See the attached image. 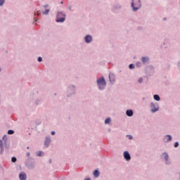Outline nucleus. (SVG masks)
<instances>
[{"mask_svg":"<svg viewBox=\"0 0 180 180\" xmlns=\"http://www.w3.org/2000/svg\"><path fill=\"white\" fill-rule=\"evenodd\" d=\"M60 4H63V1H61V2H60Z\"/></svg>","mask_w":180,"mask_h":180,"instance_id":"obj_36","label":"nucleus"},{"mask_svg":"<svg viewBox=\"0 0 180 180\" xmlns=\"http://www.w3.org/2000/svg\"><path fill=\"white\" fill-rule=\"evenodd\" d=\"M179 146V143L178 142H176V143H174V147H175V148L178 147Z\"/></svg>","mask_w":180,"mask_h":180,"instance_id":"obj_28","label":"nucleus"},{"mask_svg":"<svg viewBox=\"0 0 180 180\" xmlns=\"http://www.w3.org/2000/svg\"><path fill=\"white\" fill-rule=\"evenodd\" d=\"M124 158H125L127 161H130V160H131V157L128 151L124 152Z\"/></svg>","mask_w":180,"mask_h":180,"instance_id":"obj_5","label":"nucleus"},{"mask_svg":"<svg viewBox=\"0 0 180 180\" xmlns=\"http://www.w3.org/2000/svg\"><path fill=\"white\" fill-rule=\"evenodd\" d=\"M49 12H50V9H46L44 12H43V15H49Z\"/></svg>","mask_w":180,"mask_h":180,"instance_id":"obj_19","label":"nucleus"},{"mask_svg":"<svg viewBox=\"0 0 180 180\" xmlns=\"http://www.w3.org/2000/svg\"><path fill=\"white\" fill-rule=\"evenodd\" d=\"M65 20V14L63 12H58L56 15V22H62Z\"/></svg>","mask_w":180,"mask_h":180,"instance_id":"obj_2","label":"nucleus"},{"mask_svg":"<svg viewBox=\"0 0 180 180\" xmlns=\"http://www.w3.org/2000/svg\"><path fill=\"white\" fill-rule=\"evenodd\" d=\"M141 7V1L140 0H138L136 4H134V0H132L131 2V8H133V11L136 12L138 9H140Z\"/></svg>","mask_w":180,"mask_h":180,"instance_id":"obj_3","label":"nucleus"},{"mask_svg":"<svg viewBox=\"0 0 180 180\" xmlns=\"http://www.w3.org/2000/svg\"><path fill=\"white\" fill-rule=\"evenodd\" d=\"M162 157H163L166 161V164H168V158H169V156H168V153H165L162 155Z\"/></svg>","mask_w":180,"mask_h":180,"instance_id":"obj_10","label":"nucleus"},{"mask_svg":"<svg viewBox=\"0 0 180 180\" xmlns=\"http://www.w3.org/2000/svg\"><path fill=\"white\" fill-rule=\"evenodd\" d=\"M27 149L29 150V147H27Z\"/></svg>","mask_w":180,"mask_h":180,"instance_id":"obj_38","label":"nucleus"},{"mask_svg":"<svg viewBox=\"0 0 180 180\" xmlns=\"http://www.w3.org/2000/svg\"><path fill=\"white\" fill-rule=\"evenodd\" d=\"M4 4H5V0H0V6H3Z\"/></svg>","mask_w":180,"mask_h":180,"instance_id":"obj_20","label":"nucleus"},{"mask_svg":"<svg viewBox=\"0 0 180 180\" xmlns=\"http://www.w3.org/2000/svg\"><path fill=\"white\" fill-rule=\"evenodd\" d=\"M129 140H131V139H133V136H129Z\"/></svg>","mask_w":180,"mask_h":180,"instance_id":"obj_32","label":"nucleus"},{"mask_svg":"<svg viewBox=\"0 0 180 180\" xmlns=\"http://www.w3.org/2000/svg\"><path fill=\"white\" fill-rule=\"evenodd\" d=\"M0 148H1V154L4 152V147L2 146V140H0Z\"/></svg>","mask_w":180,"mask_h":180,"instance_id":"obj_17","label":"nucleus"},{"mask_svg":"<svg viewBox=\"0 0 180 180\" xmlns=\"http://www.w3.org/2000/svg\"><path fill=\"white\" fill-rule=\"evenodd\" d=\"M51 134H52V136H54V134H56V132L54 131H52Z\"/></svg>","mask_w":180,"mask_h":180,"instance_id":"obj_30","label":"nucleus"},{"mask_svg":"<svg viewBox=\"0 0 180 180\" xmlns=\"http://www.w3.org/2000/svg\"><path fill=\"white\" fill-rule=\"evenodd\" d=\"M109 79H110V82L113 83V82L115 81V75L110 74L109 75Z\"/></svg>","mask_w":180,"mask_h":180,"instance_id":"obj_11","label":"nucleus"},{"mask_svg":"<svg viewBox=\"0 0 180 180\" xmlns=\"http://www.w3.org/2000/svg\"><path fill=\"white\" fill-rule=\"evenodd\" d=\"M153 98H154V99H155V101H160V96H158V95H157V94H155V95H154L153 96Z\"/></svg>","mask_w":180,"mask_h":180,"instance_id":"obj_16","label":"nucleus"},{"mask_svg":"<svg viewBox=\"0 0 180 180\" xmlns=\"http://www.w3.org/2000/svg\"><path fill=\"white\" fill-rule=\"evenodd\" d=\"M15 131L13 130H8V134H13Z\"/></svg>","mask_w":180,"mask_h":180,"instance_id":"obj_22","label":"nucleus"},{"mask_svg":"<svg viewBox=\"0 0 180 180\" xmlns=\"http://www.w3.org/2000/svg\"><path fill=\"white\" fill-rule=\"evenodd\" d=\"M49 162L51 163V160H49Z\"/></svg>","mask_w":180,"mask_h":180,"instance_id":"obj_39","label":"nucleus"},{"mask_svg":"<svg viewBox=\"0 0 180 180\" xmlns=\"http://www.w3.org/2000/svg\"><path fill=\"white\" fill-rule=\"evenodd\" d=\"M0 72H1V68H0Z\"/></svg>","mask_w":180,"mask_h":180,"instance_id":"obj_41","label":"nucleus"},{"mask_svg":"<svg viewBox=\"0 0 180 180\" xmlns=\"http://www.w3.org/2000/svg\"><path fill=\"white\" fill-rule=\"evenodd\" d=\"M136 65H137L138 67H140V65H141V63H136Z\"/></svg>","mask_w":180,"mask_h":180,"instance_id":"obj_29","label":"nucleus"},{"mask_svg":"<svg viewBox=\"0 0 180 180\" xmlns=\"http://www.w3.org/2000/svg\"><path fill=\"white\" fill-rule=\"evenodd\" d=\"M37 16H39V13H37Z\"/></svg>","mask_w":180,"mask_h":180,"instance_id":"obj_35","label":"nucleus"},{"mask_svg":"<svg viewBox=\"0 0 180 180\" xmlns=\"http://www.w3.org/2000/svg\"><path fill=\"white\" fill-rule=\"evenodd\" d=\"M69 9L71 10V7H70Z\"/></svg>","mask_w":180,"mask_h":180,"instance_id":"obj_40","label":"nucleus"},{"mask_svg":"<svg viewBox=\"0 0 180 180\" xmlns=\"http://www.w3.org/2000/svg\"><path fill=\"white\" fill-rule=\"evenodd\" d=\"M27 167H28V168H34V164H32V165H27Z\"/></svg>","mask_w":180,"mask_h":180,"instance_id":"obj_21","label":"nucleus"},{"mask_svg":"<svg viewBox=\"0 0 180 180\" xmlns=\"http://www.w3.org/2000/svg\"><path fill=\"white\" fill-rule=\"evenodd\" d=\"M150 108L152 113H155V112H158V107L156 108L155 104H154V103H150Z\"/></svg>","mask_w":180,"mask_h":180,"instance_id":"obj_4","label":"nucleus"},{"mask_svg":"<svg viewBox=\"0 0 180 180\" xmlns=\"http://www.w3.org/2000/svg\"><path fill=\"white\" fill-rule=\"evenodd\" d=\"M50 143H51V139H50V137H46L44 143L46 147H49Z\"/></svg>","mask_w":180,"mask_h":180,"instance_id":"obj_9","label":"nucleus"},{"mask_svg":"<svg viewBox=\"0 0 180 180\" xmlns=\"http://www.w3.org/2000/svg\"><path fill=\"white\" fill-rule=\"evenodd\" d=\"M19 178H20V180H26V179L27 178V176L26 175V173L21 172L19 174Z\"/></svg>","mask_w":180,"mask_h":180,"instance_id":"obj_6","label":"nucleus"},{"mask_svg":"<svg viewBox=\"0 0 180 180\" xmlns=\"http://www.w3.org/2000/svg\"><path fill=\"white\" fill-rule=\"evenodd\" d=\"M27 156L30 157V153H27Z\"/></svg>","mask_w":180,"mask_h":180,"instance_id":"obj_31","label":"nucleus"},{"mask_svg":"<svg viewBox=\"0 0 180 180\" xmlns=\"http://www.w3.org/2000/svg\"><path fill=\"white\" fill-rule=\"evenodd\" d=\"M84 180H91V179H90V178H88V179H84Z\"/></svg>","mask_w":180,"mask_h":180,"instance_id":"obj_34","label":"nucleus"},{"mask_svg":"<svg viewBox=\"0 0 180 180\" xmlns=\"http://www.w3.org/2000/svg\"><path fill=\"white\" fill-rule=\"evenodd\" d=\"M127 116L131 117L133 116V111L131 110H127L126 111Z\"/></svg>","mask_w":180,"mask_h":180,"instance_id":"obj_12","label":"nucleus"},{"mask_svg":"<svg viewBox=\"0 0 180 180\" xmlns=\"http://www.w3.org/2000/svg\"><path fill=\"white\" fill-rule=\"evenodd\" d=\"M35 22H37V19H35Z\"/></svg>","mask_w":180,"mask_h":180,"instance_id":"obj_37","label":"nucleus"},{"mask_svg":"<svg viewBox=\"0 0 180 180\" xmlns=\"http://www.w3.org/2000/svg\"><path fill=\"white\" fill-rule=\"evenodd\" d=\"M38 157H41V155H44V153H43V151H39L37 153Z\"/></svg>","mask_w":180,"mask_h":180,"instance_id":"obj_18","label":"nucleus"},{"mask_svg":"<svg viewBox=\"0 0 180 180\" xmlns=\"http://www.w3.org/2000/svg\"><path fill=\"white\" fill-rule=\"evenodd\" d=\"M3 140H4V141H6V140H7L6 135H4V136H3Z\"/></svg>","mask_w":180,"mask_h":180,"instance_id":"obj_27","label":"nucleus"},{"mask_svg":"<svg viewBox=\"0 0 180 180\" xmlns=\"http://www.w3.org/2000/svg\"><path fill=\"white\" fill-rule=\"evenodd\" d=\"M110 122H112V120L110 117H108L105 120V124H110Z\"/></svg>","mask_w":180,"mask_h":180,"instance_id":"obj_14","label":"nucleus"},{"mask_svg":"<svg viewBox=\"0 0 180 180\" xmlns=\"http://www.w3.org/2000/svg\"><path fill=\"white\" fill-rule=\"evenodd\" d=\"M148 60H149L148 57H143L141 60H142V63H143V64H146V63H147Z\"/></svg>","mask_w":180,"mask_h":180,"instance_id":"obj_13","label":"nucleus"},{"mask_svg":"<svg viewBox=\"0 0 180 180\" xmlns=\"http://www.w3.org/2000/svg\"><path fill=\"white\" fill-rule=\"evenodd\" d=\"M163 140L165 143H168V141H171V140H172V136H171V135H166Z\"/></svg>","mask_w":180,"mask_h":180,"instance_id":"obj_7","label":"nucleus"},{"mask_svg":"<svg viewBox=\"0 0 180 180\" xmlns=\"http://www.w3.org/2000/svg\"><path fill=\"white\" fill-rule=\"evenodd\" d=\"M133 68H134V64H130L129 65V69L133 70Z\"/></svg>","mask_w":180,"mask_h":180,"instance_id":"obj_23","label":"nucleus"},{"mask_svg":"<svg viewBox=\"0 0 180 180\" xmlns=\"http://www.w3.org/2000/svg\"><path fill=\"white\" fill-rule=\"evenodd\" d=\"M38 61H39V63H41V61H43V58L41 57H39Z\"/></svg>","mask_w":180,"mask_h":180,"instance_id":"obj_25","label":"nucleus"},{"mask_svg":"<svg viewBox=\"0 0 180 180\" xmlns=\"http://www.w3.org/2000/svg\"><path fill=\"white\" fill-rule=\"evenodd\" d=\"M97 85L99 88V89H105V87L106 86V81L105 80L104 77H101L98 79H97Z\"/></svg>","mask_w":180,"mask_h":180,"instance_id":"obj_1","label":"nucleus"},{"mask_svg":"<svg viewBox=\"0 0 180 180\" xmlns=\"http://www.w3.org/2000/svg\"><path fill=\"white\" fill-rule=\"evenodd\" d=\"M11 161H12V162H16V158L13 157V158H11Z\"/></svg>","mask_w":180,"mask_h":180,"instance_id":"obj_24","label":"nucleus"},{"mask_svg":"<svg viewBox=\"0 0 180 180\" xmlns=\"http://www.w3.org/2000/svg\"><path fill=\"white\" fill-rule=\"evenodd\" d=\"M99 171H98V170H95L94 172V176H96V178H98V176H99Z\"/></svg>","mask_w":180,"mask_h":180,"instance_id":"obj_15","label":"nucleus"},{"mask_svg":"<svg viewBox=\"0 0 180 180\" xmlns=\"http://www.w3.org/2000/svg\"><path fill=\"white\" fill-rule=\"evenodd\" d=\"M49 6V5H46L44 6V8H47Z\"/></svg>","mask_w":180,"mask_h":180,"instance_id":"obj_33","label":"nucleus"},{"mask_svg":"<svg viewBox=\"0 0 180 180\" xmlns=\"http://www.w3.org/2000/svg\"><path fill=\"white\" fill-rule=\"evenodd\" d=\"M138 81L139 84H141L143 82V78L140 77Z\"/></svg>","mask_w":180,"mask_h":180,"instance_id":"obj_26","label":"nucleus"},{"mask_svg":"<svg viewBox=\"0 0 180 180\" xmlns=\"http://www.w3.org/2000/svg\"><path fill=\"white\" fill-rule=\"evenodd\" d=\"M84 40L86 43H91V41H92V37L91 35H87L85 37Z\"/></svg>","mask_w":180,"mask_h":180,"instance_id":"obj_8","label":"nucleus"}]
</instances>
